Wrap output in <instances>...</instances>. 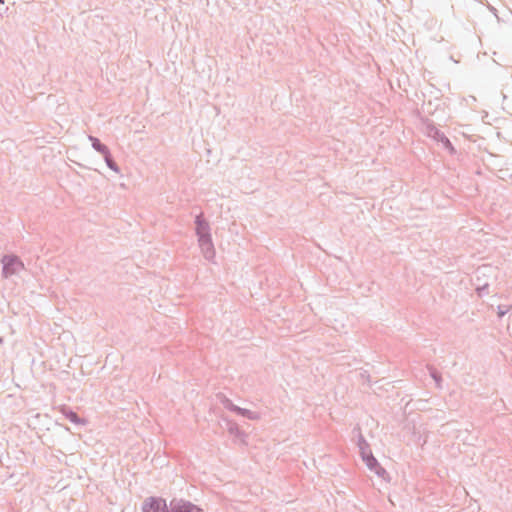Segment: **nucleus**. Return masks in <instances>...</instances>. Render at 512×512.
Segmentation results:
<instances>
[{
    "label": "nucleus",
    "mask_w": 512,
    "mask_h": 512,
    "mask_svg": "<svg viewBox=\"0 0 512 512\" xmlns=\"http://www.w3.org/2000/svg\"><path fill=\"white\" fill-rule=\"evenodd\" d=\"M93 145H94V147H96L97 149H100V144H99L98 142H96V141H95Z\"/></svg>",
    "instance_id": "0eeeda50"
},
{
    "label": "nucleus",
    "mask_w": 512,
    "mask_h": 512,
    "mask_svg": "<svg viewBox=\"0 0 512 512\" xmlns=\"http://www.w3.org/2000/svg\"><path fill=\"white\" fill-rule=\"evenodd\" d=\"M362 457L364 462L366 463L367 467L371 470H375L377 473L379 465L377 460L371 455V453H366L365 451H362Z\"/></svg>",
    "instance_id": "39448f33"
},
{
    "label": "nucleus",
    "mask_w": 512,
    "mask_h": 512,
    "mask_svg": "<svg viewBox=\"0 0 512 512\" xmlns=\"http://www.w3.org/2000/svg\"><path fill=\"white\" fill-rule=\"evenodd\" d=\"M3 264V274L5 277L11 276L23 268L22 263L15 257H5Z\"/></svg>",
    "instance_id": "f257e3e1"
},
{
    "label": "nucleus",
    "mask_w": 512,
    "mask_h": 512,
    "mask_svg": "<svg viewBox=\"0 0 512 512\" xmlns=\"http://www.w3.org/2000/svg\"><path fill=\"white\" fill-rule=\"evenodd\" d=\"M167 505L161 498H150L143 505V512H166Z\"/></svg>",
    "instance_id": "f03ea898"
},
{
    "label": "nucleus",
    "mask_w": 512,
    "mask_h": 512,
    "mask_svg": "<svg viewBox=\"0 0 512 512\" xmlns=\"http://www.w3.org/2000/svg\"><path fill=\"white\" fill-rule=\"evenodd\" d=\"M201 510L190 502L173 500L170 504V512H200Z\"/></svg>",
    "instance_id": "7ed1b4c3"
},
{
    "label": "nucleus",
    "mask_w": 512,
    "mask_h": 512,
    "mask_svg": "<svg viewBox=\"0 0 512 512\" xmlns=\"http://www.w3.org/2000/svg\"><path fill=\"white\" fill-rule=\"evenodd\" d=\"M199 243L206 255H212L213 254V244L210 238V235H204L202 237H199Z\"/></svg>",
    "instance_id": "20e7f679"
},
{
    "label": "nucleus",
    "mask_w": 512,
    "mask_h": 512,
    "mask_svg": "<svg viewBox=\"0 0 512 512\" xmlns=\"http://www.w3.org/2000/svg\"><path fill=\"white\" fill-rule=\"evenodd\" d=\"M196 230L199 237L209 235V226L200 216L196 219Z\"/></svg>",
    "instance_id": "423d86ee"
}]
</instances>
